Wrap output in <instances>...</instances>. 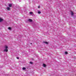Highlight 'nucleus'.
I'll list each match as a JSON object with an SVG mask.
<instances>
[{
    "instance_id": "obj_6",
    "label": "nucleus",
    "mask_w": 76,
    "mask_h": 76,
    "mask_svg": "<svg viewBox=\"0 0 76 76\" xmlns=\"http://www.w3.org/2000/svg\"><path fill=\"white\" fill-rule=\"evenodd\" d=\"M9 7H11L12 6V5L11 4H9Z\"/></svg>"
},
{
    "instance_id": "obj_11",
    "label": "nucleus",
    "mask_w": 76,
    "mask_h": 76,
    "mask_svg": "<svg viewBox=\"0 0 76 76\" xmlns=\"http://www.w3.org/2000/svg\"><path fill=\"white\" fill-rule=\"evenodd\" d=\"M38 13H39V14H40V13H41V11H38Z\"/></svg>"
},
{
    "instance_id": "obj_4",
    "label": "nucleus",
    "mask_w": 76,
    "mask_h": 76,
    "mask_svg": "<svg viewBox=\"0 0 76 76\" xmlns=\"http://www.w3.org/2000/svg\"><path fill=\"white\" fill-rule=\"evenodd\" d=\"M7 9L8 10H10V7H7Z\"/></svg>"
},
{
    "instance_id": "obj_13",
    "label": "nucleus",
    "mask_w": 76,
    "mask_h": 76,
    "mask_svg": "<svg viewBox=\"0 0 76 76\" xmlns=\"http://www.w3.org/2000/svg\"><path fill=\"white\" fill-rule=\"evenodd\" d=\"M32 13H32V12H30V14L31 15L32 14Z\"/></svg>"
},
{
    "instance_id": "obj_8",
    "label": "nucleus",
    "mask_w": 76,
    "mask_h": 76,
    "mask_svg": "<svg viewBox=\"0 0 76 76\" xmlns=\"http://www.w3.org/2000/svg\"><path fill=\"white\" fill-rule=\"evenodd\" d=\"M43 66L45 67H46V65L45 64H43Z\"/></svg>"
},
{
    "instance_id": "obj_3",
    "label": "nucleus",
    "mask_w": 76,
    "mask_h": 76,
    "mask_svg": "<svg viewBox=\"0 0 76 76\" xmlns=\"http://www.w3.org/2000/svg\"><path fill=\"white\" fill-rule=\"evenodd\" d=\"M4 48H5V49H7L8 48V47H7V45H5L4 46Z\"/></svg>"
},
{
    "instance_id": "obj_16",
    "label": "nucleus",
    "mask_w": 76,
    "mask_h": 76,
    "mask_svg": "<svg viewBox=\"0 0 76 76\" xmlns=\"http://www.w3.org/2000/svg\"><path fill=\"white\" fill-rule=\"evenodd\" d=\"M38 8L39 9V8H40V6H39L38 7Z\"/></svg>"
},
{
    "instance_id": "obj_18",
    "label": "nucleus",
    "mask_w": 76,
    "mask_h": 76,
    "mask_svg": "<svg viewBox=\"0 0 76 76\" xmlns=\"http://www.w3.org/2000/svg\"><path fill=\"white\" fill-rule=\"evenodd\" d=\"M31 44H32V43H31Z\"/></svg>"
},
{
    "instance_id": "obj_15",
    "label": "nucleus",
    "mask_w": 76,
    "mask_h": 76,
    "mask_svg": "<svg viewBox=\"0 0 76 76\" xmlns=\"http://www.w3.org/2000/svg\"><path fill=\"white\" fill-rule=\"evenodd\" d=\"M30 64H32V62H30Z\"/></svg>"
},
{
    "instance_id": "obj_12",
    "label": "nucleus",
    "mask_w": 76,
    "mask_h": 76,
    "mask_svg": "<svg viewBox=\"0 0 76 76\" xmlns=\"http://www.w3.org/2000/svg\"><path fill=\"white\" fill-rule=\"evenodd\" d=\"M8 29H9L10 30V29H11V27H9Z\"/></svg>"
},
{
    "instance_id": "obj_9",
    "label": "nucleus",
    "mask_w": 76,
    "mask_h": 76,
    "mask_svg": "<svg viewBox=\"0 0 76 76\" xmlns=\"http://www.w3.org/2000/svg\"><path fill=\"white\" fill-rule=\"evenodd\" d=\"M68 53H67V52H65L64 53L65 54H67Z\"/></svg>"
},
{
    "instance_id": "obj_10",
    "label": "nucleus",
    "mask_w": 76,
    "mask_h": 76,
    "mask_svg": "<svg viewBox=\"0 0 76 76\" xmlns=\"http://www.w3.org/2000/svg\"><path fill=\"white\" fill-rule=\"evenodd\" d=\"M71 14L72 16H73V12H71Z\"/></svg>"
},
{
    "instance_id": "obj_14",
    "label": "nucleus",
    "mask_w": 76,
    "mask_h": 76,
    "mask_svg": "<svg viewBox=\"0 0 76 76\" xmlns=\"http://www.w3.org/2000/svg\"><path fill=\"white\" fill-rule=\"evenodd\" d=\"M25 69H26V68H25V67L23 68V69L25 70Z\"/></svg>"
},
{
    "instance_id": "obj_17",
    "label": "nucleus",
    "mask_w": 76,
    "mask_h": 76,
    "mask_svg": "<svg viewBox=\"0 0 76 76\" xmlns=\"http://www.w3.org/2000/svg\"><path fill=\"white\" fill-rule=\"evenodd\" d=\"M17 59H19V57H17Z\"/></svg>"
},
{
    "instance_id": "obj_2",
    "label": "nucleus",
    "mask_w": 76,
    "mask_h": 76,
    "mask_svg": "<svg viewBox=\"0 0 76 76\" xmlns=\"http://www.w3.org/2000/svg\"><path fill=\"white\" fill-rule=\"evenodd\" d=\"M43 42L45 44H48V43H49V42Z\"/></svg>"
},
{
    "instance_id": "obj_7",
    "label": "nucleus",
    "mask_w": 76,
    "mask_h": 76,
    "mask_svg": "<svg viewBox=\"0 0 76 76\" xmlns=\"http://www.w3.org/2000/svg\"><path fill=\"white\" fill-rule=\"evenodd\" d=\"M3 19L0 18V22H2V21H3Z\"/></svg>"
},
{
    "instance_id": "obj_5",
    "label": "nucleus",
    "mask_w": 76,
    "mask_h": 76,
    "mask_svg": "<svg viewBox=\"0 0 76 76\" xmlns=\"http://www.w3.org/2000/svg\"><path fill=\"white\" fill-rule=\"evenodd\" d=\"M28 21L29 22H32V19H29L28 20Z\"/></svg>"
},
{
    "instance_id": "obj_1",
    "label": "nucleus",
    "mask_w": 76,
    "mask_h": 76,
    "mask_svg": "<svg viewBox=\"0 0 76 76\" xmlns=\"http://www.w3.org/2000/svg\"><path fill=\"white\" fill-rule=\"evenodd\" d=\"M4 51L5 52H7L8 51V49H4Z\"/></svg>"
}]
</instances>
